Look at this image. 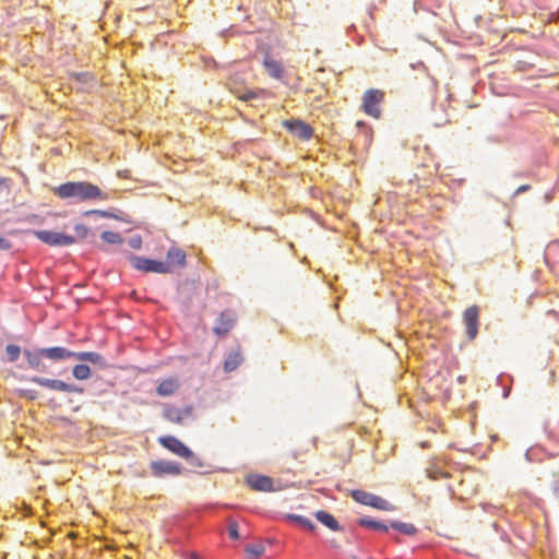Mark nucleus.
I'll return each instance as SVG.
<instances>
[{"instance_id": "6", "label": "nucleus", "mask_w": 559, "mask_h": 559, "mask_svg": "<svg viewBox=\"0 0 559 559\" xmlns=\"http://www.w3.org/2000/svg\"><path fill=\"white\" fill-rule=\"evenodd\" d=\"M229 91L240 100L249 103L254 99L262 98L265 96L266 91L263 88H257V90H249L247 87H243L239 81L238 78H231L228 82Z\"/></svg>"}, {"instance_id": "3", "label": "nucleus", "mask_w": 559, "mask_h": 559, "mask_svg": "<svg viewBox=\"0 0 559 559\" xmlns=\"http://www.w3.org/2000/svg\"><path fill=\"white\" fill-rule=\"evenodd\" d=\"M129 260L134 269L144 273L168 274L171 272L168 263L164 261L135 254H131Z\"/></svg>"}, {"instance_id": "22", "label": "nucleus", "mask_w": 559, "mask_h": 559, "mask_svg": "<svg viewBox=\"0 0 559 559\" xmlns=\"http://www.w3.org/2000/svg\"><path fill=\"white\" fill-rule=\"evenodd\" d=\"M358 524L361 526V527H365V528H368V530H372V531H379V532H388L389 530V526L381 522V521H378V520H374L370 516H362L358 520Z\"/></svg>"}, {"instance_id": "36", "label": "nucleus", "mask_w": 559, "mask_h": 559, "mask_svg": "<svg viewBox=\"0 0 559 559\" xmlns=\"http://www.w3.org/2000/svg\"><path fill=\"white\" fill-rule=\"evenodd\" d=\"M552 491L555 496L559 499V475L556 477V479L552 483Z\"/></svg>"}, {"instance_id": "38", "label": "nucleus", "mask_w": 559, "mask_h": 559, "mask_svg": "<svg viewBox=\"0 0 559 559\" xmlns=\"http://www.w3.org/2000/svg\"><path fill=\"white\" fill-rule=\"evenodd\" d=\"M88 76V73L86 72H81V73H75V78L79 82L81 83H85L86 82V79Z\"/></svg>"}, {"instance_id": "12", "label": "nucleus", "mask_w": 559, "mask_h": 559, "mask_svg": "<svg viewBox=\"0 0 559 559\" xmlns=\"http://www.w3.org/2000/svg\"><path fill=\"white\" fill-rule=\"evenodd\" d=\"M248 486L255 491H273V479L265 475L250 474L246 479Z\"/></svg>"}, {"instance_id": "35", "label": "nucleus", "mask_w": 559, "mask_h": 559, "mask_svg": "<svg viewBox=\"0 0 559 559\" xmlns=\"http://www.w3.org/2000/svg\"><path fill=\"white\" fill-rule=\"evenodd\" d=\"M129 245L133 248V249H140L141 246H142V239L136 236V237H132L129 239Z\"/></svg>"}, {"instance_id": "24", "label": "nucleus", "mask_w": 559, "mask_h": 559, "mask_svg": "<svg viewBox=\"0 0 559 559\" xmlns=\"http://www.w3.org/2000/svg\"><path fill=\"white\" fill-rule=\"evenodd\" d=\"M264 68L272 78L277 79V80H280L282 78L283 68H282L281 63L277 62L276 60L266 58L264 60Z\"/></svg>"}, {"instance_id": "23", "label": "nucleus", "mask_w": 559, "mask_h": 559, "mask_svg": "<svg viewBox=\"0 0 559 559\" xmlns=\"http://www.w3.org/2000/svg\"><path fill=\"white\" fill-rule=\"evenodd\" d=\"M72 376L79 381H84V380H88L90 378H92L93 372H92L91 367L87 364L82 362V364H76L72 368Z\"/></svg>"}, {"instance_id": "37", "label": "nucleus", "mask_w": 559, "mask_h": 559, "mask_svg": "<svg viewBox=\"0 0 559 559\" xmlns=\"http://www.w3.org/2000/svg\"><path fill=\"white\" fill-rule=\"evenodd\" d=\"M534 454H535V449H528V450L525 452V459H526V461H528V462H534V461H535Z\"/></svg>"}, {"instance_id": "42", "label": "nucleus", "mask_w": 559, "mask_h": 559, "mask_svg": "<svg viewBox=\"0 0 559 559\" xmlns=\"http://www.w3.org/2000/svg\"><path fill=\"white\" fill-rule=\"evenodd\" d=\"M193 559H201V558H199V557H197V556H195Z\"/></svg>"}, {"instance_id": "9", "label": "nucleus", "mask_w": 559, "mask_h": 559, "mask_svg": "<svg viewBox=\"0 0 559 559\" xmlns=\"http://www.w3.org/2000/svg\"><path fill=\"white\" fill-rule=\"evenodd\" d=\"M284 128L293 135L302 141H308L313 136V129L311 126L300 119H288L283 122Z\"/></svg>"}, {"instance_id": "27", "label": "nucleus", "mask_w": 559, "mask_h": 559, "mask_svg": "<svg viewBox=\"0 0 559 559\" xmlns=\"http://www.w3.org/2000/svg\"><path fill=\"white\" fill-rule=\"evenodd\" d=\"M226 521H227V533H228L229 538L233 540H239L240 533H239L238 523L231 516H228Z\"/></svg>"}, {"instance_id": "31", "label": "nucleus", "mask_w": 559, "mask_h": 559, "mask_svg": "<svg viewBox=\"0 0 559 559\" xmlns=\"http://www.w3.org/2000/svg\"><path fill=\"white\" fill-rule=\"evenodd\" d=\"M245 549L253 558H259L264 554V546L260 544H249Z\"/></svg>"}, {"instance_id": "2", "label": "nucleus", "mask_w": 559, "mask_h": 559, "mask_svg": "<svg viewBox=\"0 0 559 559\" xmlns=\"http://www.w3.org/2000/svg\"><path fill=\"white\" fill-rule=\"evenodd\" d=\"M158 443L170 451L173 454L183 459L193 467H203L202 460L194 454V452L186 445L181 440L174 436H162L158 438Z\"/></svg>"}, {"instance_id": "33", "label": "nucleus", "mask_w": 559, "mask_h": 559, "mask_svg": "<svg viewBox=\"0 0 559 559\" xmlns=\"http://www.w3.org/2000/svg\"><path fill=\"white\" fill-rule=\"evenodd\" d=\"M63 392L66 393H78L82 394L84 392V389L82 386H79L76 384L67 383L64 382V389Z\"/></svg>"}, {"instance_id": "40", "label": "nucleus", "mask_w": 559, "mask_h": 559, "mask_svg": "<svg viewBox=\"0 0 559 559\" xmlns=\"http://www.w3.org/2000/svg\"><path fill=\"white\" fill-rule=\"evenodd\" d=\"M509 392H510V390H504L503 391V397H508L509 396Z\"/></svg>"}, {"instance_id": "1", "label": "nucleus", "mask_w": 559, "mask_h": 559, "mask_svg": "<svg viewBox=\"0 0 559 559\" xmlns=\"http://www.w3.org/2000/svg\"><path fill=\"white\" fill-rule=\"evenodd\" d=\"M55 195L71 203L90 202L94 200H107L105 193L98 186L90 181H68L53 189Z\"/></svg>"}, {"instance_id": "4", "label": "nucleus", "mask_w": 559, "mask_h": 559, "mask_svg": "<svg viewBox=\"0 0 559 559\" xmlns=\"http://www.w3.org/2000/svg\"><path fill=\"white\" fill-rule=\"evenodd\" d=\"M349 496L352 499L360 504L371 507L377 510L382 511H393L394 507L385 499L380 496L373 495L371 492L355 489L352 490Z\"/></svg>"}, {"instance_id": "11", "label": "nucleus", "mask_w": 559, "mask_h": 559, "mask_svg": "<svg viewBox=\"0 0 559 559\" xmlns=\"http://www.w3.org/2000/svg\"><path fill=\"white\" fill-rule=\"evenodd\" d=\"M74 359L82 362H90L100 370H105L109 367L107 359L96 352H74Z\"/></svg>"}, {"instance_id": "10", "label": "nucleus", "mask_w": 559, "mask_h": 559, "mask_svg": "<svg viewBox=\"0 0 559 559\" xmlns=\"http://www.w3.org/2000/svg\"><path fill=\"white\" fill-rule=\"evenodd\" d=\"M463 321L466 328L468 340H475L478 334L479 308L477 306L467 308L463 313Z\"/></svg>"}, {"instance_id": "17", "label": "nucleus", "mask_w": 559, "mask_h": 559, "mask_svg": "<svg viewBox=\"0 0 559 559\" xmlns=\"http://www.w3.org/2000/svg\"><path fill=\"white\" fill-rule=\"evenodd\" d=\"M316 519L324 526L330 528L333 532H338L342 530L340 523L335 519L333 514L328 511L320 510L314 513Z\"/></svg>"}, {"instance_id": "16", "label": "nucleus", "mask_w": 559, "mask_h": 559, "mask_svg": "<svg viewBox=\"0 0 559 559\" xmlns=\"http://www.w3.org/2000/svg\"><path fill=\"white\" fill-rule=\"evenodd\" d=\"M24 357L28 366L37 371H46V365L43 362L44 355L41 354V348L31 350L24 349Z\"/></svg>"}, {"instance_id": "26", "label": "nucleus", "mask_w": 559, "mask_h": 559, "mask_svg": "<svg viewBox=\"0 0 559 559\" xmlns=\"http://www.w3.org/2000/svg\"><path fill=\"white\" fill-rule=\"evenodd\" d=\"M390 526L393 530H395L399 533L404 534V535H414L417 531L413 524L403 523V522H399V521H392L390 523Z\"/></svg>"}, {"instance_id": "28", "label": "nucleus", "mask_w": 559, "mask_h": 559, "mask_svg": "<svg viewBox=\"0 0 559 559\" xmlns=\"http://www.w3.org/2000/svg\"><path fill=\"white\" fill-rule=\"evenodd\" d=\"M83 216H85V217L97 216V217H102V218L119 219L118 215L111 213L110 211H105V210H88L83 213Z\"/></svg>"}, {"instance_id": "30", "label": "nucleus", "mask_w": 559, "mask_h": 559, "mask_svg": "<svg viewBox=\"0 0 559 559\" xmlns=\"http://www.w3.org/2000/svg\"><path fill=\"white\" fill-rule=\"evenodd\" d=\"M8 359L11 362H14L19 359L21 355V347L14 344H9L5 348Z\"/></svg>"}, {"instance_id": "8", "label": "nucleus", "mask_w": 559, "mask_h": 559, "mask_svg": "<svg viewBox=\"0 0 559 559\" xmlns=\"http://www.w3.org/2000/svg\"><path fill=\"white\" fill-rule=\"evenodd\" d=\"M384 94L379 90H369L364 94L362 97V109L364 111L373 118H380L381 110L379 108L380 103L383 100Z\"/></svg>"}, {"instance_id": "20", "label": "nucleus", "mask_w": 559, "mask_h": 559, "mask_svg": "<svg viewBox=\"0 0 559 559\" xmlns=\"http://www.w3.org/2000/svg\"><path fill=\"white\" fill-rule=\"evenodd\" d=\"M29 381L53 391L63 392L64 389V381L62 380L48 379L43 377H32L29 378Z\"/></svg>"}, {"instance_id": "32", "label": "nucleus", "mask_w": 559, "mask_h": 559, "mask_svg": "<svg viewBox=\"0 0 559 559\" xmlns=\"http://www.w3.org/2000/svg\"><path fill=\"white\" fill-rule=\"evenodd\" d=\"M74 231H75V234H76V236L79 238L83 239V238H86L90 235L91 229L87 226L83 225V224H76L74 226Z\"/></svg>"}, {"instance_id": "19", "label": "nucleus", "mask_w": 559, "mask_h": 559, "mask_svg": "<svg viewBox=\"0 0 559 559\" xmlns=\"http://www.w3.org/2000/svg\"><path fill=\"white\" fill-rule=\"evenodd\" d=\"M179 389V381L176 378H168L163 380L156 388V393L159 396H170Z\"/></svg>"}, {"instance_id": "39", "label": "nucleus", "mask_w": 559, "mask_h": 559, "mask_svg": "<svg viewBox=\"0 0 559 559\" xmlns=\"http://www.w3.org/2000/svg\"><path fill=\"white\" fill-rule=\"evenodd\" d=\"M528 189H530V186H526V185L521 186V187H519V188L516 189L515 194H520V193H522V192H524V191H527Z\"/></svg>"}, {"instance_id": "5", "label": "nucleus", "mask_w": 559, "mask_h": 559, "mask_svg": "<svg viewBox=\"0 0 559 559\" xmlns=\"http://www.w3.org/2000/svg\"><path fill=\"white\" fill-rule=\"evenodd\" d=\"M37 239L51 247H69L75 242V237L53 230H35Z\"/></svg>"}, {"instance_id": "15", "label": "nucleus", "mask_w": 559, "mask_h": 559, "mask_svg": "<svg viewBox=\"0 0 559 559\" xmlns=\"http://www.w3.org/2000/svg\"><path fill=\"white\" fill-rule=\"evenodd\" d=\"M234 317L229 312H222L216 320V324L213 329L216 335H226L234 326Z\"/></svg>"}, {"instance_id": "25", "label": "nucleus", "mask_w": 559, "mask_h": 559, "mask_svg": "<svg viewBox=\"0 0 559 559\" xmlns=\"http://www.w3.org/2000/svg\"><path fill=\"white\" fill-rule=\"evenodd\" d=\"M288 520L292 521L293 523L297 524L298 526H300L301 528L306 530V531H313L316 528V524L309 520L308 518H305L302 515H298V514H288Z\"/></svg>"}, {"instance_id": "21", "label": "nucleus", "mask_w": 559, "mask_h": 559, "mask_svg": "<svg viewBox=\"0 0 559 559\" xmlns=\"http://www.w3.org/2000/svg\"><path fill=\"white\" fill-rule=\"evenodd\" d=\"M242 362V357L239 349H233L228 353L224 361L225 372H231L236 370Z\"/></svg>"}, {"instance_id": "13", "label": "nucleus", "mask_w": 559, "mask_h": 559, "mask_svg": "<svg viewBox=\"0 0 559 559\" xmlns=\"http://www.w3.org/2000/svg\"><path fill=\"white\" fill-rule=\"evenodd\" d=\"M41 354L44 358L56 362L71 358L74 359V352L61 346L44 347L41 348Z\"/></svg>"}, {"instance_id": "41", "label": "nucleus", "mask_w": 559, "mask_h": 559, "mask_svg": "<svg viewBox=\"0 0 559 559\" xmlns=\"http://www.w3.org/2000/svg\"><path fill=\"white\" fill-rule=\"evenodd\" d=\"M464 378L463 377H459V381L460 382H463Z\"/></svg>"}, {"instance_id": "34", "label": "nucleus", "mask_w": 559, "mask_h": 559, "mask_svg": "<svg viewBox=\"0 0 559 559\" xmlns=\"http://www.w3.org/2000/svg\"><path fill=\"white\" fill-rule=\"evenodd\" d=\"M12 248V243L9 239L0 237V250L8 251Z\"/></svg>"}, {"instance_id": "14", "label": "nucleus", "mask_w": 559, "mask_h": 559, "mask_svg": "<svg viewBox=\"0 0 559 559\" xmlns=\"http://www.w3.org/2000/svg\"><path fill=\"white\" fill-rule=\"evenodd\" d=\"M192 407L188 406L183 409L178 408L171 405H165L163 415L164 417L171 423L182 424L183 419L191 416Z\"/></svg>"}, {"instance_id": "29", "label": "nucleus", "mask_w": 559, "mask_h": 559, "mask_svg": "<svg viewBox=\"0 0 559 559\" xmlns=\"http://www.w3.org/2000/svg\"><path fill=\"white\" fill-rule=\"evenodd\" d=\"M100 238L105 242L110 243V245H119L123 241V239L119 233L109 231V230L103 231L100 235Z\"/></svg>"}, {"instance_id": "7", "label": "nucleus", "mask_w": 559, "mask_h": 559, "mask_svg": "<svg viewBox=\"0 0 559 559\" xmlns=\"http://www.w3.org/2000/svg\"><path fill=\"white\" fill-rule=\"evenodd\" d=\"M152 475L157 478L165 476H178L182 473V466L175 461L158 460L150 464Z\"/></svg>"}, {"instance_id": "18", "label": "nucleus", "mask_w": 559, "mask_h": 559, "mask_svg": "<svg viewBox=\"0 0 559 559\" xmlns=\"http://www.w3.org/2000/svg\"><path fill=\"white\" fill-rule=\"evenodd\" d=\"M186 252L177 247H171L167 251V261L168 266L171 269V265H177L183 267L186 265Z\"/></svg>"}]
</instances>
